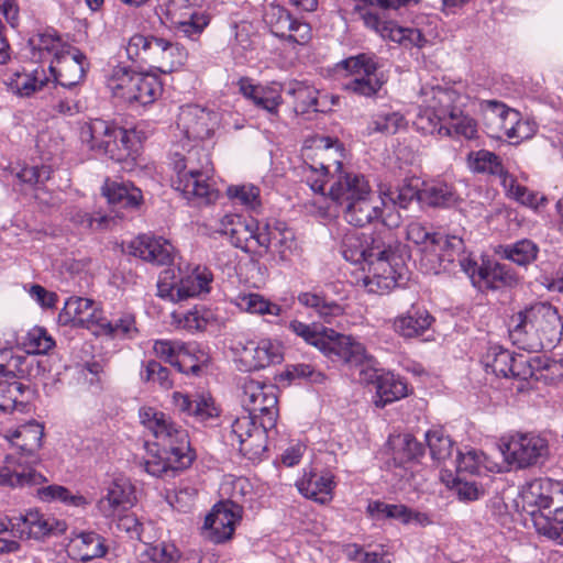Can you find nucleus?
<instances>
[{
  "label": "nucleus",
  "mask_w": 563,
  "mask_h": 563,
  "mask_svg": "<svg viewBox=\"0 0 563 563\" xmlns=\"http://www.w3.org/2000/svg\"><path fill=\"white\" fill-rule=\"evenodd\" d=\"M562 329L558 308L548 301H536L511 317L509 333L522 349L545 347L560 340Z\"/></svg>",
  "instance_id": "obj_1"
},
{
  "label": "nucleus",
  "mask_w": 563,
  "mask_h": 563,
  "mask_svg": "<svg viewBox=\"0 0 563 563\" xmlns=\"http://www.w3.org/2000/svg\"><path fill=\"white\" fill-rule=\"evenodd\" d=\"M288 329L333 362L360 366L371 361L365 346L351 335L340 334L332 329L310 325L298 320L290 321Z\"/></svg>",
  "instance_id": "obj_2"
},
{
  "label": "nucleus",
  "mask_w": 563,
  "mask_h": 563,
  "mask_svg": "<svg viewBox=\"0 0 563 563\" xmlns=\"http://www.w3.org/2000/svg\"><path fill=\"white\" fill-rule=\"evenodd\" d=\"M419 0H357L353 8V13L361 20L364 26L383 40L397 43L404 47H423L427 44L426 36L420 30L413 27L399 26L395 21L387 20L377 12L375 5L382 9H398L408 5L410 2L417 3Z\"/></svg>",
  "instance_id": "obj_3"
},
{
  "label": "nucleus",
  "mask_w": 563,
  "mask_h": 563,
  "mask_svg": "<svg viewBox=\"0 0 563 563\" xmlns=\"http://www.w3.org/2000/svg\"><path fill=\"white\" fill-rule=\"evenodd\" d=\"M81 143L91 152L118 163L132 156V133L102 119L84 122L79 128Z\"/></svg>",
  "instance_id": "obj_4"
},
{
  "label": "nucleus",
  "mask_w": 563,
  "mask_h": 563,
  "mask_svg": "<svg viewBox=\"0 0 563 563\" xmlns=\"http://www.w3.org/2000/svg\"><path fill=\"white\" fill-rule=\"evenodd\" d=\"M454 101H459V91L452 87H422L419 93V112L413 122L417 130L430 135L448 134V107Z\"/></svg>",
  "instance_id": "obj_5"
},
{
  "label": "nucleus",
  "mask_w": 563,
  "mask_h": 563,
  "mask_svg": "<svg viewBox=\"0 0 563 563\" xmlns=\"http://www.w3.org/2000/svg\"><path fill=\"white\" fill-rule=\"evenodd\" d=\"M393 235L389 238V247L383 255H375L367 260L362 266L364 276L362 283L371 294L384 295L397 286L402 285L407 279V269L396 254Z\"/></svg>",
  "instance_id": "obj_6"
},
{
  "label": "nucleus",
  "mask_w": 563,
  "mask_h": 563,
  "mask_svg": "<svg viewBox=\"0 0 563 563\" xmlns=\"http://www.w3.org/2000/svg\"><path fill=\"white\" fill-rule=\"evenodd\" d=\"M378 63L372 54H357L339 62L334 71L344 79L343 89L363 97L375 96L383 86L378 76Z\"/></svg>",
  "instance_id": "obj_7"
},
{
  "label": "nucleus",
  "mask_w": 563,
  "mask_h": 563,
  "mask_svg": "<svg viewBox=\"0 0 563 563\" xmlns=\"http://www.w3.org/2000/svg\"><path fill=\"white\" fill-rule=\"evenodd\" d=\"M139 418L142 426L166 452L176 451L179 455L194 454L188 431L174 422L168 415L153 407H142L139 410Z\"/></svg>",
  "instance_id": "obj_8"
},
{
  "label": "nucleus",
  "mask_w": 563,
  "mask_h": 563,
  "mask_svg": "<svg viewBox=\"0 0 563 563\" xmlns=\"http://www.w3.org/2000/svg\"><path fill=\"white\" fill-rule=\"evenodd\" d=\"M139 418L142 426L166 452L176 451L179 455L194 454L188 431L174 422L168 415L153 407H142L139 410Z\"/></svg>",
  "instance_id": "obj_9"
},
{
  "label": "nucleus",
  "mask_w": 563,
  "mask_h": 563,
  "mask_svg": "<svg viewBox=\"0 0 563 563\" xmlns=\"http://www.w3.org/2000/svg\"><path fill=\"white\" fill-rule=\"evenodd\" d=\"M199 0H167L159 5V18L181 36L196 41L210 23V15L197 9Z\"/></svg>",
  "instance_id": "obj_10"
},
{
  "label": "nucleus",
  "mask_w": 563,
  "mask_h": 563,
  "mask_svg": "<svg viewBox=\"0 0 563 563\" xmlns=\"http://www.w3.org/2000/svg\"><path fill=\"white\" fill-rule=\"evenodd\" d=\"M390 236L389 230L371 233L347 230L341 238L340 252L347 262L365 266L367 260L385 254Z\"/></svg>",
  "instance_id": "obj_11"
},
{
  "label": "nucleus",
  "mask_w": 563,
  "mask_h": 563,
  "mask_svg": "<svg viewBox=\"0 0 563 563\" xmlns=\"http://www.w3.org/2000/svg\"><path fill=\"white\" fill-rule=\"evenodd\" d=\"M242 389L241 402L245 412L260 420L264 428H274L278 417L275 386L245 378Z\"/></svg>",
  "instance_id": "obj_12"
},
{
  "label": "nucleus",
  "mask_w": 563,
  "mask_h": 563,
  "mask_svg": "<svg viewBox=\"0 0 563 563\" xmlns=\"http://www.w3.org/2000/svg\"><path fill=\"white\" fill-rule=\"evenodd\" d=\"M262 422L257 426V419L246 415L238 417L231 424V430L225 435L232 445H239L240 452L250 460H260L267 449V431Z\"/></svg>",
  "instance_id": "obj_13"
},
{
  "label": "nucleus",
  "mask_w": 563,
  "mask_h": 563,
  "mask_svg": "<svg viewBox=\"0 0 563 563\" xmlns=\"http://www.w3.org/2000/svg\"><path fill=\"white\" fill-rule=\"evenodd\" d=\"M523 508L531 515L533 522L544 512L552 511L563 504V489L560 483L549 478L534 479L521 492Z\"/></svg>",
  "instance_id": "obj_14"
},
{
  "label": "nucleus",
  "mask_w": 563,
  "mask_h": 563,
  "mask_svg": "<svg viewBox=\"0 0 563 563\" xmlns=\"http://www.w3.org/2000/svg\"><path fill=\"white\" fill-rule=\"evenodd\" d=\"M501 453L509 464L525 468L548 454V442L533 433H517L503 444Z\"/></svg>",
  "instance_id": "obj_15"
},
{
  "label": "nucleus",
  "mask_w": 563,
  "mask_h": 563,
  "mask_svg": "<svg viewBox=\"0 0 563 563\" xmlns=\"http://www.w3.org/2000/svg\"><path fill=\"white\" fill-rule=\"evenodd\" d=\"M43 434V426L35 420H30L16 428L4 430L3 437L18 449L15 457L22 459L27 465L35 466L41 462L38 450Z\"/></svg>",
  "instance_id": "obj_16"
},
{
  "label": "nucleus",
  "mask_w": 563,
  "mask_h": 563,
  "mask_svg": "<svg viewBox=\"0 0 563 563\" xmlns=\"http://www.w3.org/2000/svg\"><path fill=\"white\" fill-rule=\"evenodd\" d=\"M217 123V113L196 104H187L180 108L177 129L188 142L202 141L212 134Z\"/></svg>",
  "instance_id": "obj_17"
},
{
  "label": "nucleus",
  "mask_w": 563,
  "mask_h": 563,
  "mask_svg": "<svg viewBox=\"0 0 563 563\" xmlns=\"http://www.w3.org/2000/svg\"><path fill=\"white\" fill-rule=\"evenodd\" d=\"M263 223L251 217L230 213L220 219L217 230L221 234L229 235L235 247L244 252H254L256 238L262 233Z\"/></svg>",
  "instance_id": "obj_18"
},
{
  "label": "nucleus",
  "mask_w": 563,
  "mask_h": 563,
  "mask_svg": "<svg viewBox=\"0 0 563 563\" xmlns=\"http://www.w3.org/2000/svg\"><path fill=\"white\" fill-rule=\"evenodd\" d=\"M13 523L12 534L20 539L41 540L66 530L65 521L57 520L33 509L18 516Z\"/></svg>",
  "instance_id": "obj_19"
},
{
  "label": "nucleus",
  "mask_w": 563,
  "mask_h": 563,
  "mask_svg": "<svg viewBox=\"0 0 563 563\" xmlns=\"http://www.w3.org/2000/svg\"><path fill=\"white\" fill-rule=\"evenodd\" d=\"M256 239L257 247L277 255L282 262L289 261L297 245L294 231L280 221L264 222Z\"/></svg>",
  "instance_id": "obj_20"
},
{
  "label": "nucleus",
  "mask_w": 563,
  "mask_h": 563,
  "mask_svg": "<svg viewBox=\"0 0 563 563\" xmlns=\"http://www.w3.org/2000/svg\"><path fill=\"white\" fill-rule=\"evenodd\" d=\"M136 501L135 488L124 477L114 478L106 488V494L98 500L97 508L101 516L114 519L131 509Z\"/></svg>",
  "instance_id": "obj_21"
},
{
  "label": "nucleus",
  "mask_w": 563,
  "mask_h": 563,
  "mask_svg": "<svg viewBox=\"0 0 563 563\" xmlns=\"http://www.w3.org/2000/svg\"><path fill=\"white\" fill-rule=\"evenodd\" d=\"M47 482L46 477L22 459L9 454L0 466V486L9 488L35 487Z\"/></svg>",
  "instance_id": "obj_22"
},
{
  "label": "nucleus",
  "mask_w": 563,
  "mask_h": 563,
  "mask_svg": "<svg viewBox=\"0 0 563 563\" xmlns=\"http://www.w3.org/2000/svg\"><path fill=\"white\" fill-rule=\"evenodd\" d=\"M173 186L189 201L201 206L214 202L219 197L213 174H199L194 177L188 175L175 176Z\"/></svg>",
  "instance_id": "obj_23"
},
{
  "label": "nucleus",
  "mask_w": 563,
  "mask_h": 563,
  "mask_svg": "<svg viewBox=\"0 0 563 563\" xmlns=\"http://www.w3.org/2000/svg\"><path fill=\"white\" fill-rule=\"evenodd\" d=\"M241 519L242 515L238 507L230 508L217 504L205 519V536L213 543L225 542L232 538L235 526Z\"/></svg>",
  "instance_id": "obj_24"
},
{
  "label": "nucleus",
  "mask_w": 563,
  "mask_h": 563,
  "mask_svg": "<svg viewBox=\"0 0 563 563\" xmlns=\"http://www.w3.org/2000/svg\"><path fill=\"white\" fill-rule=\"evenodd\" d=\"M86 56L77 48L71 47L59 53L57 58L51 63L49 70L56 81L65 88L78 85L86 73Z\"/></svg>",
  "instance_id": "obj_25"
},
{
  "label": "nucleus",
  "mask_w": 563,
  "mask_h": 563,
  "mask_svg": "<svg viewBox=\"0 0 563 563\" xmlns=\"http://www.w3.org/2000/svg\"><path fill=\"white\" fill-rule=\"evenodd\" d=\"M130 250L134 256L155 265H169L175 256V247L169 241L146 234L133 240Z\"/></svg>",
  "instance_id": "obj_26"
},
{
  "label": "nucleus",
  "mask_w": 563,
  "mask_h": 563,
  "mask_svg": "<svg viewBox=\"0 0 563 563\" xmlns=\"http://www.w3.org/2000/svg\"><path fill=\"white\" fill-rule=\"evenodd\" d=\"M428 257L427 272L439 274L442 269H446L449 264L457 261L463 254L464 242L456 235H443L438 233Z\"/></svg>",
  "instance_id": "obj_27"
},
{
  "label": "nucleus",
  "mask_w": 563,
  "mask_h": 563,
  "mask_svg": "<svg viewBox=\"0 0 563 563\" xmlns=\"http://www.w3.org/2000/svg\"><path fill=\"white\" fill-rule=\"evenodd\" d=\"M479 108L488 133L493 136H507L511 125L518 123V111L497 100H482Z\"/></svg>",
  "instance_id": "obj_28"
},
{
  "label": "nucleus",
  "mask_w": 563,
  "mask_h": 563,
  "mask_svg": "<svg viewBox=\"0 0 563 563\" xmlns=\"http://www.w3.org/2000/svg\"><path fill=\"white\" fill-rule=\"evenodd\" d=\"M296 485L302 496L318 504L325 505L333 499V490L336 483L334 475L330 471H310L305 472Z\"/></svg>",
  "instance_id": "obj_29"
},
{
  "label": "nucleus",
  "mask_w": 563,
  "mask_h": 563,
  "mask_svg": "<svg viewBox=\"0 0 563 563\" xmlns=\"http://www.w3.org/2000/svg\"><path fill=\"white\" fill-rule=\"evenodd\" d=\"M369 190L368 181L363 175L344 173L340 174L331 184L328 195L335 203L344 208L349 202L367 197Z\"/></svg>",
  "instance_id": "obj_30"
},
{
  "label": "nucleus",
  "mask_w": 563,
  "mask_h": 563,
  "mask_svg": "<svg viewBox=\"0 0 563 563\" xmlns=\"http://www.w3.org/2000/svg\"><path fill=\"white\" fill-rule=\"evenodd\" d=\"M172 398L177 411L186 417H192L198 422H206L219 415L218 408L210 395L195 394L190 396L175 391Z\"/></svg>",
  "instance_id": "obj_31"
},
{
  "label": "nucleus",
  "mask_w": 563,
  "mask_h": 563,
  "mask_svg": "<svg viewBox=\"0 0 563 563\" xmlns=\"http://www.w3.org/2000/svg\"><path fill=\"white\" fill-rule=\"evenodd\" d=\"M194 454L179 455L176 451L168 453L162 449L156 454H152L143 463L144 470L155 477H175L180 471H184L192 463Z\"/></svg>",
  "instance_id": "obj_32"
},
{
  "label": "nucleus",
  "mask_w": 563,
  "mask_h": 563,
  "mask_svg": "<svg viewBox=\"0 0 563 563\" xmlns=\"http://www.w3.org/2000/svg\"><path fill=\"white\" fill-rule=\"evenodd\" d=\"M172 164L176 176L188 175L194 177L198 173L213 174L214 172L209 153L197 145L188 148L185 154L175 152Z\"/></svg>",
  "instance_id": "obj_33"
},
{
  "label": "nucleus",
  "mask_w": 563,
  "mask_h": 563,
  "mask_svg": "<svg viewBox=\"0 0 563 563\" xmlns=\"http://www.w3.org/2000/svg\"><path fill=\"white\" fill-rule=\"evenodd\" d=\"M239 89L257 108L273 115L277 114L278 108L283 103L280 89L276 86L255 85L250 78H241L239 80Z\"/></svg>",
  "instance_id": "obj_34"
},
{
  "label": "nucleus",
  "mask_w": 563,
  "mask_h": 563,
  "mask_svg": "<svg viewBox=\"0 0 563 563\" xmlns=\"http://www.w3.org/2000/svg\"><path fill=\"white\" fill-rule=\"evenodd\" d=\"M100 317L93 300L82 297H71L65 302L58 318L64 324L90 328L93 324L97 325V319Z\"/></svg>",
  "instance_id": "obj_35"
},
{
  "label": "nucleus",
  "mask_w": 563,
  "mask_h": 563,
  "mask_svg": "<svg viewBox=\"0 0 563 563\" xmlns=\"http://www.w3.org/2000/svg\"><path fill=\"white\" fill-rule=\"evenodd\" d=\"M367 510L373 517L396 519L405 525L415 523L426 527L432 523L427 514L416 511L402 504H386L376 500L368 504Z\"/></svg>",
  "instance_id": "obj_36"
},
{
  "label": "nucleus",
  "mask_w": 563,
  "mask_h": 563,
  "mask_svg": "<svg viewBox=\"0 0 563 563\" xmlns=\"http://www.w3.org/2000/svg\"><path fill=\"white\" fill-rule=\"evenodd\" d=\"M466 101L467 97L459 92V101H454L452 106L448 107L446 129L449 133L444 136L463 137L465 140L477 137V122L462 111Z\"/></svg>",
  "instance_id": "obj_37"
},
{
  "label": "nucleus",
  "mask_w": 563,
  "mask_h": 563,
  "mask_svg": "<svg viewBox=\"0 0 563 563\" xmlns=\"http://www.w3.org/2000/svg\"><path fill=\"white\" fill-rule=\"evenodd\" d=\"M155 51L151 67L163 74L181 68L188 57V52L181 44L164 37H161L159 45L155 47Z\"/></svg>",
  "instance_id": "obj_38"
},
{
  "label": "nucleus",
  "mask_w": 563,
  "mask_h": 563,
  "mask_svg": "<svg viewBox=\"0 0 563 563\" xmlns=\"http://www.w3.org/2000/svg\"><path fill=\"white\" fill-rule=\"evenodd\" d=\"M212 280L213 275L206 266L197 265L187 268L186 272L181 273L178 280V298L186 300L202 294H209Z\"/></svg>",
  "instance_id": "obj_39"
},
{
  "label": "nucleus",
  "mask_w": 563,
  "mask_h": 563,
  "mask_svg": "<svg viewBox=\"0 0 563 563\" xmlns=\"http://www.w3.org/2000/svg\"><path fill=\"white\" fill-rule=\"evenodd\" d=\"M433 317L424 308L412 306L406 313L393 321L394 331L402 338L422 335L431 325Z\"/></svg>",
  "instance_id": "obj_40"
},
{
  "label": "nucleus",
  "mask_w": 563,
  "mask_h": 563,
  "mask_svg": "<svg viewBox=\"0 0 563 563\" xmlns=\"http://www.w3.org/2000/svg\"><path fill=\"white\" fill-rule=\"evenodd\" d=\"M466 164L475 174H483L499 179L500 185L510 176L501 158L488 150L472 151L467 154Z\"/></svg>",
  "instance_id": "obj_41"
},
{
  "label": "nucleus",
  "mask_w": 563,
  "mask_h": 563,
  "mask_svg": "<svg viewBox=\"0 0 563 563\" xmlns=\"http://www.w3.org/2000/svg\"><path fill=\"white\" fill-rule=\"evenodd\" d=\"M97 327L99 333L112 339H133L139 333L134 313L126 310L113 313L110 319L100 317L97 319Z\"/></svg>",
  "instance_id": "obj_42"
},
{
  "label": "nucleus",
  "mask_w": 563,
  "mask_h": 563,
  "mask_svg": "<svg viewBox=\"0 0 563 563\" xmlns=\"http://www.w3.org/2000/svg\"><path fill=\"white\" fill-rule=\"evenodd\" d=\"M383 211L374 201V196L369 190L367 197H362L353 202H349L343 208V217L345 221L354 227H364L373 220L380 218Z\"/></svg>",
  "instance_id": "obj_43"
},
{
  "label": "nucleus",
  "mask_w": 563,
  "mask_h": 563,
  "mask_svg": "<svg viewBox=\"0 0 563 563\" xmlns=\"http://www.w3.org/2000/svg\"><path fill=\"white\" fill-rule=\"evenodd\" d=\"M408 394L406 383L393 373H385L376 377V395L373 402L378 408L406 397Z\"/></svg>",
  "instance_id": "obj_44"
},
{
  "label": "nucleus",
  "mask_w": 563,
  "mask_h": 563,
  "mask_svg": "<svg viewBox=\"0 0 563 563\" xmlns=\"http://www.w3.org/2000/svg\"><path fill=\"white\" fill-rule=\"evenodd\" d=\"M70 552L75 559L88 562L101 558L107 552L104 539L95 532H81L70 541Z\"/></svg>",
  "instance_id": "obj_45"
},
{
  "label": "nucleus",
  "mask_w": 563,
  "mask_h": 563,
  "mask_svg": "<svg viewBox=\"0 0 563 563\" xmlns=\"http://www.w3.org/2000/svg\"><path fill=\"white\" fill-rule=\"evenodd\" d=\"M459 201L454 187L444 181L423 183L420 192V202L430 207H453Z\"/></svg>",
  "instance_id": "obj_46"
},
{
  "label": "nucleus",
  "mask_w": 563,
  "mask_h": 563,
  "mask_svg": "<svg viewBox=\"0 0 563 563\" xmlns=\"http://www.w3.org/2000/svg\"><path fill=\"white\" fill-rule=\"evenodd\" d=\"M298 302L314 310L320 319L327 323H331L336 317L344 313V308L334 300L328 299L322 292L305 291L298 295Z\"/></svg>",
  "instance_id": "obj_47"
},
{
  "label": "nucleus",
  "mask_w": 563,
  "mask_h": 563,
  "mask_svg": "<svg viewBox=\"0 0 563 563\" xmlns=\"http://www.w3.org/2000/svg\"><path fill=\"white\" fill-rule=\"evenodd\" d=\"M231 302L242 312L257 316L278 317L282 313V307L266 299L263 295L256 292H240Z\"/></svg>",
  "instance_id": "obj_48"
},
{
  "label": "nucleus",
  "mask_w": 563,
  "mask_h": 563,
  "mask_svg": "<svg viewBox=\"0 0 563 563\" xmlns=\"http://www.w3.org/2000/svg\"><path fill=\"white\" fill-rule=\"evenodd\" d=\"M103 195L109 203L123 208H136L143 200L141 189L131 183H107L103 187Z\"/></svg>",
  "instance_id": "obj_49"
},
{
  "label": "nucleus",
  "mask_w": 563,
  "mask_h": 563,
  "mask_svg": "<svg viewBox=\"0 0 563 563\" xmlns=\"http://www.w3.org/2000/svg\"><path fill=\"white\" fill-rule=\"evenodd\" d=\"M22 377L0 376V410H20L25 408L24 394L27 388L20 382Z\"/></svg>",
  "instance_id": "obj_50"
},
{
  "label": "nucleus",
  "mask_w": 563,
  "mask_h": 563,
  "mask_svg": "<svg viewBox=\"0 0 563 563\" xmlns=\"http://www.w3.org/2000/svg\"><path fill=\"white\" fill-rule=\"evenodd\" d=\"M221 494L228 497L227 501L220 503L227 507L240 509L243 514L244 503L252 498L253 487L245 477H227L221 484Z\"/></svg>",
  "instance_id": "obj_51"
},
{
  "label": "nucleus",
  "mask_w": 563,
  "mask_h": 563,
  "mask_svg": "<svg viewBox=\"0 0 563 563\" xmlns=\"http://www.w3.org/2000/svg\"><path fill=\"white\" fill-rule=\"evenodd\" d=\"M159 41L161 36L133 34L125 46L129 59L151 66L156 52L155 47L159 45Z\"/></svg>",
  "instance_id": "obj_52"
},
{
  "label": "nucleus",
  "mask_w": 563,
  "mask_h": 563,
  "mask_svg": "<svg viewBox=\"0 0 563 563\" xmlns=\"http://www.w3.org/2000/svg\"><path fill=\"white\" fill-rule=\"evenodd\" d=\"M162 93V85L155 76L142 74L136 76V82L134 84L130 98L125 99V102L131 104L147 106L153 103L157 97Z\"/></svg>",
  "instance_id": "obj_53"
},
{
  "label": "nucleus",
  "mask_w": 563,
  "mask_h": 563,
  "mask_svg": "<svg viewBox=\"0 0 563 563\" xmlns=\"http://www.w3.org/2000/svg\"><path fill=\"white\" fill-rule=\"evenodd\" d=\"M516 363L517 358L514 354L499 345L489 346L484 356L485 366L490 368L494 374L503 377L518 375Z\"/></svg>",
  "instance_id": "obj_54"
},
{
  "label": "nucleus",
  "mask_w": 563,
  "mask_h": 563,
  "mask_svg": "<svg viewBox=\"0 0 563 563\" xmlns=\"http://www.w3.org/2000/svg\"><path fill=\"white\" fill-rule=\"evenodd\" d=\"M36 497L44 503L59 501L70 507H86L89 503L80 494H73L62 485L41 486L36 489Z\"/></svg>",
  "instance_id": "obj_55"
},
{
  "label": "nucleus",
  "mask_w": 563,
  "mask_h": 563,
  "mask_svg": "<svg viewBox=\"0 0 563 563\" xmlns=\"http://www.w3.org/2000/svg\"><path fill=\"white\" fill-rule=\"evenodd\" d=\"M141 73L134 71L125 66H117L112 69L111 75L107 80V86L114 97L125 101L130 98L131 90L136 82V76Z\"/></svg>",
  "instance_id": "obj_56"
},
{
  "label": "nucleus",
  "mask_w": 563,
  "mask_h": 563,
  "mask_svg": "<svg viewBox=\"0 0 563 563\" xmlns=\"http://www.w3.org/2000/svg\"><path fill=\"white\" fill-rule=\"evenodd\" d=\"M172 319L179 329L190 332L202 331L211 321L212 313L203 307H195L190 310L173 312Z\"/></svg>",
  "instance_id": "obj_57"
},
{
  "label": "nucleus",
  "mask_w": 563,
  "mask_h": 563,
  "mask_svg": "<svg viewBox=\"0 0 563 563\" xmlns=\"http://www.w3.org/2000/svg\"><path fill=\"white\" fill-rule=\"evenodd\" d=\"M534 526L539 533L563 544V504L556 505L555 509L536 519Z\"/></svg>",
  "instance_id": "obj_58"
},
{
  "label": "nucleus",
  "mask_w": 563,
  "mask_h": 563,
  "mask_svg": "<svg viewBox=\"0 0 563 563\" xmlns=\"http://www.w3.org/2000/svg\"><path fill=\"white\" fill-rule=\"evenodd\" d=\"M287 95L296 101V109L301 112L318 111V90L305 81L292 80L286 86Z\"/></svg>",
  "instance_id": "obj_59"
},
{
  "label": "nucleus",
  "mask_w": 563,
  "mask_h": 563,
  "mask_svg": "<svg viewBox=\"0 0 563 563\" xmlns=\"http://www.w3.org/2000/svg\"><path fill=\"white\" fill-rule=\"evenodd\" d=\"M421 188L416 184L408 183L404 184L395 189H387L380 191V203L387 206H399L400 208H407L413 200L420 202Z\"/></svg>",
  "instance_id": "obj_60"
},
{
  "label": "nucleus",
  "mask_w": 563,
  "mask_h": 563,
  "mask_svg": "<svg viewBox=\"0 0 563 563\" xmlns=\"http://www.w3.org/2000/svg\"><path fill=\"white\" fill-rule=\"evenodd\" d=\"M539 252L538 245L528 239H522L503 249V256L517 265L527 266L536 261Z\"/></svg>",
  "instance_id": "obj_61"
},
{
  "label": "nucleus",
  "mask_w": 563,
  "mask_h": 563,
  "mask_svg": "<svg viewBox=\"0 0 563 563\" xmlns=\"http://www.w3.org/2000/svg\"><path fill=\"white\" fill-rule=\"evenodd\" d=\"M479 288L486 287L496 289L500 286H508L515 282L514 275L505 265L495 263L478 269Z\"/></svg>",
  "instance_id": "obj_62"
},
{
  "label": "nucleus",
  "mask_w": 563,
  "mask_h": 563,
  "mask_svg": "<svg viewBox=\"0 0 563 563\" xmlns=\"http://www.w3.org/2000/svg\"><path fill=\"white\" fill-rule=\"evenodd\" d=\"M29 357L14 354L12 349H0V376L24 377L29 374Z\"/></svg>",
  "instance_id": "obj_63"
},
{
  "label": "nucleus",
  "mask_w": 563,
  "mask_h": 563,
  "mask_svg": "<svg viewBox=\"0 0 563 563\" xmlns=\"http://www.w3.org/2000/svg\"><path fill=\"white\" fill-rule=\"evenodd\" d=\"M424 438L433 461L441 463L451 456L453 441L442 429L429 430Z\"/></svg>",
  "instance_id": "obj_64"
}]
</instances>
